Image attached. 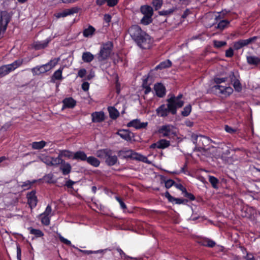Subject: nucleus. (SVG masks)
<instances>
[{
	"label": "nucleus",
	"mask_w": 260,
	"mask_h": 260,
	"mask_svg": "<svg viewBox=\"0 0 260 260\" xmlns=\"http://www.w3.org/2000/svg\"><path fill=\"white\" fill-rule=\"evenodd\" d=\"M128 32L138 46L144 49L151 47L150 37L143 31L138 25H133L128 29Z\"/></svg>",
	"instance_id": "nucleus-1"
},
{
	"label": "nucleus",
	"mask_w": 260,
	"mask_h": 260,
	"mask_svg": "<svg viewBox=\"0 0 260 260\" xmlns=\"http://www.w3.org/2000/svg\"><path fill=\"white\" fill-rule=\"evenodd\" d=\"M227 78H214V82L217 84L211 87L212 92L216 94H223L225 96H229L233 92V89L231 87L223 86L219 84L226 81Z\"/></svg>",
	"instance_id": "nucleus-2"
},
{
	"label": "nucleus",
	"mask_w": 260,
	"mask_h": 260,
	"mask_svg": "<svg viewBox=\"0 0 260 260\" xmlns=\"http://www.w3.org/2000/svg\"><path fill=\"white\" fill-rule=\"evenodd\" d=\"M167 104H162L156 109V112L158 116L165 117L168 116L169 113L175 115L177 113V109L174 104L172 98L167 100Z\"/></svg>",
	"instance_id": "nucleus-3"
},
{
	"label": "nucleus",
	"mask_w": 260,
	"mask_h": 260,
	"mask_svg": "<svg viewBox=\"0 0 260 260\" xmlns=\"http://www.w3.org/2000/svg\"><path fill=\"white\" fill-rule=\"evenodd\" d=\"M96 154L98 157L105 159L106 164L109 166H114L118 161L117 156L113 155V152L110 149L99 150Z\"/></svg>",
	"instance_id": "nucleus-4"
},
{
	"label": "nucleus",
	"mask_w": 260,
	"mask_h": 260,
	"mask_svg": "<svg viewBox=\"0 0 260 260\" xmlns=\"http://www.w3.org/2000/svg\"><path fill=\"white\" fill-rule=\"evenodd\" d=\"M113 43L108 41L103 43L100 48L99 52L97 54V58L99 61H105L109 58L113 49Z\"/></svg>",
	"instance_id": "nucleus-5"
},
{
	"label": "nucleus",
	"mask_w": 260,
	"mask_h": 260,
	"mask_svg": "<svg viewBox=\"0 0 260 260\" xmlns=\"http://www.w3.org/2000/svg\"><path fill=\"white\" fill-rule=\"evenodd\" d=\"M140 12L144 15L140 20V23L144 25H148L153 21L152 16L154 11L152 7L148 5H142L140 8Z\"/></svg>",
	"instance_id": "nucleus-6"
},
{
	"label": "nucleus",
	"mask_w": 260,
	"mask_h": 260,
	"mask_svg": "<svg viewBox=\"0 0 260 260\" xmlns=\"http://www.w3.org/2000/svg\"><path fill=\"white\" fill-rule=\"evenodd\" d=\"M23 62V59L14 61L11 64L3 65L0 67V78L3 77L10 72L21 66Z\"/></svg>",
	"instance_id": "nucleus-7"
},
{
	"label": "nucleus",
	"mask_w": 260,
	"mask_h": 260,
	"mask_svg": "<svg viewBox=\"0 0 260 260\" xmlns=\"http://www.w3.org/2000/svg\"><path fill=\"white\" fill-rule=\"evenodd\" d=\"M11 19V16L6 11L1 12L0 15V39H2L7 28L8 24Z\"/></svg>",
	"instance_id": "nucleus-8"
},
{
	"label": "nucleus",
	"mask_w": 260,
	"mask_h": 260,
	"mask_svg": "<svg viewBox=\"0 0 260 260\" xmlns=\"http://www.w3.org/2000/svg\"><path fill=\"white\" fill-rule=\"evenodd\" d=\"M257 38L258 37L257 36H254L245 40H239L238 41L234 42L233 48L235 50H239L244 47L247 46L249 44H251L255 42Z\"/></svg>",
	"instance_id": "nucleus-9"
},
{
	"label": "nucleus",
	"mask_w": 260,
	"mask_h": 260,
	"mask_svg": "<svg viewBox=\"0 0 260 260\" xmlns=\"http://www.w3.org/2000/svg\"><path fill=\"white\" fill-rule=\"evenodd\" d=\"M27 203L30 209L36 208L37 205L38 200L36 196V190H32L26 193Z\"/></svg>",
	"instance_id": "nucleus-10"
},
{
	"label": "nucleus",
	"mask_w": 260,
	"mask_h": 260,
	"mask_svg": "<svg viewBox=\"0 0 260 260\" xmlns=\"http://www.w3.org/2000/svg\"><path fill=\"white\" fill-rule=\"evenodd\" d=\"M173 126L171 125H164L158 129V132L163 137H167L175 134V133L173 132Z\"/></svg>",
	"instance_id": "nucleus-11"
},
{
	"label": "nucleus",
	"mask_w": 260,
	"mask_h": 260,
	"mask_svg": "<svg viewBox=\"0 0 260 260\" xmlns=\"http://www.w3.org/2000/svg\"><path fill=\"white\" fill-rule=\"evenodd\" d=\"M170 145V142L166 139H160L156 143H152L150 146V149H164Z\"/></svg>",
	"instance_id": "nucleus-12"
},
{
	"label": "nucleus",
	"mask_w": 260,
	"mask_h": 260,
	"mask_svg": "<svg viewBox=\"0 0 260 260\" xmlns=\"http://www.w3.org/2000/svg\"><path fill=\"white\" fill-rule=\"evenodd\" d=\"M154 90L158 98H164L166 94V88L161 83H156L154 85Z\"/></svg>",
	"instance_id": "nucleus-13"
},
{
	"label": "nucleus",
	"mask_w": 260,
	"mask_h": 260,
	"mask_svg": "<svg viewBox=\"0 0 260 260\" xmlns=\"http://www.w3.org/2000/svg\"><path fill=\"white\" fill-rule=\"evenodd\" d=\"M148 122H141L140 120L136 119L132 120L127 124V126L131 127H133L137 129L145 128L147 127Z\"/></svg>",
	"instance_id": "nucleus-14"
},
{
	"label": "nucleus",
	"mask_w": 260,
	"mask_h": 260,
	"mask_svg": "<svg viewBox=\"0 0 260 260\" xmlns=\"http://www.w3.org/2000/svg\"><path fill=\"white\" fill-rule=\"evenodd\" d=\"M91 120L93 123H100L105 120V115L103 111L94 112L91 113Z\"/></svg>",
	"instance_id": "nucleus-15"
},
{
	"label": "nucleus",
	"mask_w": 260,
	"mask_h": 260,
	"mask_svg": "<svg viewBox=\"0 0 260 260\" xmlns=\"http://www.w3.org/2000/svg\"><path fill=\"white\" fill-rule=\"evenodd\" d=\"M62 109H73L74 108L77 104L76 100H75L73 98H64L62 101Z\"/></svg>",
	"instance_id": "nucleus-16"
},
{
	"label": "nucleus",
	"mask_w": 260,
	"mask_h": 260,
	"mask_svg": "<svg viewBox=\"0 0 260 260\" xmlns=\"http://www.w3.org/2000/svg\"><path fill=\"white\" fill-rule=\"evenodd\" d=\"M118 0H96L95 3L96 5L101 7L106 3L109 7H113L117 5Z\"/></svg>",
	"instance_id": "nucleus-17"
},
{
	"label": "nucleus",
	"mask_w": 260,
	"mask_h": 260,
	"mask_svg": "<svg viewBox=\"0 0 260 260\" xmlns=\"http://www.w3.org/2000/svg\"><path fill=\"white\" fill-rule=\"evenodd\" d=\"M60 165V170L61 171L63 175H68L71 173L72 167L70 164L63 160Z\"/></svg>",
	"instance_id": "nucleus-18"
},
{
	"label": "nucleus",
	"mask_w": 260,
	"mask_h": 260,
	"mask_svg": "<svg viewBox=\"0 0 260 260\" xmlns=\"http://www.w3.org/2000/svg\"><path fill=\"white\" fill-rule=\"evenodd\" d=\"M49 40L42 41H36L32 44V47L36 50H40L46 48L49 42Z\"/></svg>",
	"instance_id": "nucleus-19"
},
{
	"label": "nucleus",
	"mask_w": 260,
	"mask_h": 260,
	"mask_svg": "<svg viewBox=\"0 0 260 260\" xmlns=\"http://www.w3.org/2000/svg\"><path fill=\"white\" fill-rule=\"evenodd\" d=\"M87 158V155L83 151H78L74 153L73 159L78 161H86Z\"/></svg>",
	"instance_id": "nucleus-20"
},
{
	"label": "nucleus",
	"mask_w": 260,
	"mask_h": 260,
	"mask_svg": "<svg viewBox=\"0 0 260 260\" xmlns=\"http://www.w3.org/2000/svg\"><path fill=\"white\" fill-rule=\"evenodd\" d=\"M183 97V95L182 94H179L177 96H175L174 95L171 96L170 98H172L174 101V104L177 110V108H181L184 105V102L183 101L180 100V99Z\"/></svg>",
	"instance_id": "nucleus-21"
},
{
	"label": "nucleus",
	"mask_w": 260,
	"mask_h": 260,
	"mask_svg": "<svg viewBox=\"0 0 260 260\" xmlns=\"http://www.w3.org/2000/svg\"><path fill=\"white\" fill-rule=\"evenodd\" d=\"M172 62L169 59H167L165 61H161L158 65H157L155 68L154 70L157 71L158 70H162L164 69L170 68L172 66Z\"/></svg>",
	"instance_id": "nucleus-22"
},
{
	"label": "nucleus",
	"mask_w": 260,
	"mask_h": 260,
	"mask_svg": "<svg viewBox=\"0 0 260 260\" xmlns=\"http://www.w3.org/2000/svg\"><path fill=\"white\" fill-rule=\"evenodd\" d=\"M122 139L129 141L131 140V137L130 135V132L128 130L121 129L118 131L117 133Z\"/></svg>",
	"instance_id": "nucleus-23"
},
{
	"label": "nucleus",
	"mask_w": 260,
	"mask_h": 260,
	"mask_svg": "<svg viewBox=\"0 0 260 260\" xmlns=\"http://www.w3.org/2000/svg\"><path fill=\"white\" fill-rule=\"evenodd\" d=\"M63 69V67H60L57 70H56L51 77V80L54 81V80H61L63 79L62 73Z\"/></svg>",
	"instance_id": "nucleus-24"
},
{
	"label": "nucleus",
	"mask_w": 260,
	"mask_h": 260,
	"mask_svg": "<svg viewBox=\"0 0 260 260\" xmlns=\"http://www.w3.org/2000/svg\"><path fill=\"white\" fill-rule=\"evenodd\" d=\"M247 63L250 65L257 66L260 64V58L255 56H247L246 57Z\"/></svg>",
	"instance_id": "nucleus-25"
},
{
	"label": "nucleus",
	"mask_w": 260,
	"mask_h": 260,
	"mask_svg": "<svg viewBox=\"0 0 260 260\" xmlns=\"http://www.w3.org/2000/svg\"><path fill=\"white\" fill-rule=\"evenodd\" d=\"M108 110L109 113V116L111 119L115 120L119 117V112L114 107H109Z\"/></svg>",
	"instance_id": "nucleus-26"
},
{
	"label": "nucleus",
	"mask_w": 260,
	"mask_h": 260,
	"mask_svg": "<svg viewBox=\"0 0 260 260\" xmlns=\"http://www.w3.org/2000/svg\"><path fill=\"white\" fill-rule=\"evenodd\" d=\"M58 61V59L54 58L53 59L50 60L48 63L42 66L44 67V69L46 70L47 72L54 68L57 63Z\"/></svg>",
	"instance_id": "nucleus-27"
},
{
	"label": "nucleus",
	"mask_w": 260,
	"mask_h": 260,
	"mask_svg": "<svg viewBox=\"0 0 260 260\" xmlns=\"http://www.w3.org/2000/svg\"><path fill=\"white\" fill-rule=\"evenodd\" d=\"M95 31L94 27L89 25L87 28H85L83 31V35L84 37L88 38L93 36Z\"/></svg>",
	"instance_id": "nucleus-28"
},
{
	"label": "nucleus",
	"mask_w": 260,
	"mask_h": 260,
	"mask_svg": "<svg viewBox=\"0 0 260 260\" xmlns=\"http://www.w3.org/2000/svg\"><path fill=\"white\" fill-rule=\"evenodd\" d=\"M74 152L68 150H61L59 151V157H66L68 159H73L74 157Z\"/></svg>",
	"instance_id": "nucleus-29"
},
{
	"label": "nucleus",
	"mask_w": 260,
	"mask_h": 260,
	"mask_svg": "<svg viewBox=\"0 0 260 260\" xmlns=\"http://www.w3.org/2000/svg\"><path fill=\"white\" fill-rule=\"evenodd\" d=\"M201 138V139L199 141V142H200V141L202 140V143H203V145H204V144H203V141H204V140H208V141H209V138L206 137V136H203V135H196L195 134H192L191 135V141L193 142V143L194 144H195L196 146H197V143H198V138Z\"/></svg>",
	"instance_id": "nucleus-30"
},
{
	"label": "nucleus",
	"mask_w": 260,
	"mask_h": 260,
	"mask_svg": "<svg viewBox=\"0 0 260 260\" xmlns=\"http://www.w3.org/2000/svg\"><path fill=\"white\" fill-rule=\"evenodd\" d=\"M94 59V55L90 52H84L82 54V59L85 62L89 63Z\"/></svg>",
	"instance_id": "nucleus-31"
},
{
	"label": "nucleus",
	"mask_w": 260,
	"mask_h": 260,
	"mask_svg": "<svg viewBox=\"0 0 260 260\" xmlns=\"http://www.w3.org/2000/svg\"><path fill=\"white\" fill-rule=\"evenodd\" d=\"M86 161L88 164L94 167H98L100 165V161L98 158L92 156L87 157Z\"/></svg>",
	"instance_id": "nucleus-32"
},
{
	"label": "nucleus",
	"mask_w": 260,
	"mask_h": 260,
	"mask_svg": "<svg viewBox=\"0 0 260 260\" xmlns=\"http://www.w3.org/2000/svg\"><path fill=\"white\" fill-rule=\"evenodd\" d=\"M200 243L204 246L210 248L214 247L216 245V243L213 240L207 238L202 239Z\"/></svg>",
	"instance_id": "nucleus-33"
},
{
	"label": "nucleus",
	"mask_w": 260,
	"mask_h": 260,
	"mask_svg": "<svg viewBox=\"0 0 260 260\" xmlns=\"http://www.w3.org/2000/svg\"><path fill=\"white\" fill-rule=\"evenodd\" d=\"M176 10L177 8L176 7H172L168 10L159 11L158 12V14L159 16L169 17L172 15Z\"/></svg>",
	"instance_id": "nucleus-34"
},
{
	"label": "nucleus",
	"mask_w": 260,
	"mask_h": 260,
	"mask_svg": "<svg viewBox=\"0 0 260 260\" xmlns=\"http://www.w3.org/2000/svg\"><path fill=\"white\" fill-rule=\"evenodd\" d=\"M209 181L211 183L212 187L216 189L219 188V180L216 177L213 176H209Z\"/></svg>",
	"instance_id": "nucleus-35"
},
{
	"label": "nucleus",
	"mask_w": 260,
	"mask_h": 260,
	"mask_svg": "<svg viewBox=\"0 0 260 260\" xmlns=\"http://www.w3.org/2000/svg\"><path fill=\"white\" fill-rule=\"evenodd\" d=\"M29 231V233L35 236L36 238H40L44 236L43 232L39 229H35L32 227L28 228Z\"/></svg>",
	"instance_id": "nucleus-36"
},
{
	"label": "nucleus",
	"mask_w": 260,
	"mask_h": 260,
	"mask_svg": "<svg viewBox=\"0 0 260 260\" xmlns=\"http://www.w3.org/2000/svg\"><path fill=\"white\" fill-rule=\"evenodd\" d=\"M46 145V142L44 141L39 142H34L31 144L32 148L34 149L40 150L43 148Z\"/></svg>",
	"instance_id": "nucleus-37"
},
{
	"label": "nucleus",
	"mask_w": 260,
	"mask_h": 260,
	"mask_svg": "<svg viewBox=\"0 0 260 260\" xmlns=\"http://www.w3.org/2000/svg\"><path fill=\"white\" fill-rule=\"evenodd\" d=\"M230 23V21L226 19L220 20L216 27L220 30H222L228 27Z\"/></svg>",
	"instance_id": "nucleus-38"
},
{
	"label": "nucleus",
	"mask_w": 260,
	"mask_h": 260,
	"mask_svg": "<svg viewBox=\"0 0 260 260\" xmlns=\"http://www.w3.org/2000/svg\"><path fill=\"white\" fill-rule=\"evenodd\" d=\"M31 72L34 75H39L41 74L46 73V70L44 69V67H43L42 66H37L31 69Z\"/></svg>",
	"instance_id": "nucleus-39"
},
{
	"label": "nucleus",
	"mask_w": 260,
	"mask_h": 260,
	"mask_svg": "<svg viewBox=\"0 0 260 260\" xmlns=\"http://www.w3.org/2000/svg\"><path fill=\"white\" fill-rule=\"evenodd\" d=\"M37 182L36 180H34L32 181H30V180H27L25 182H22V184L20 185V186L23 189V190H27L30 188L31 186Z\"/></svg>",
	"instance_id": "nucleus-40"
},
{
	"label": "nucleus",
	"mask_w": 260,
	"mask_h": 260,
	"mask_svg": "<svg viewBox=\"0 0 260 260\" xmlns=\"http://www.w3.org/2000/svg\"><path fill=\"white\" fill-rule=\"evenodd\" d=\"M67 16L78 13L81 9L78 7H73L70 9H64Z\"/></svg>",
	"instance_id": "nucleus-41"
},
{
	"label": "nucleus",
	"mask_w": 260,
	"mask_h": 260,
	"mask_svg": "<svg viewBox=\"0 0 260 260\" xmlns=\"http://www.w3.org/2000/svg\"><path fill=\"white\" fill-rule=\"evenodd\" d=\"M188 200L187 199H184L182 198H176L175 197H173L172 202L171 203H174L176 204H183L186 205L188 203Z\"/></svg>",
	"instance_id": "nucleus-42"
},
{
	"label": "nucleus",
	"mask_w": 260,
	"mask_h": 260,
	"mask_svg": "<svg viewBox=\"0 0 260 260\" xmlns=\"http://www.w3.org/2000/svg\"><path fill=\"white\" fill-rule=\"evenodd\" d=\"M44 182L48 184L54 183L55 181L53 180V175L51 173L46 174L43 178Z\"/></svg>",
	"instance_id": "nucleus-43"
},
{
	"label": "nucleus",
	"mask_w": 260,
	"mask_h": 260,
	"mask_svg": "<svg viewBox=\"0 0 260 260\" xmlns=\"http://www.w3.org/2000/svg\"><path fill=\"white\" fill-rule=\"evenodd\" d=\"M41 223L44 225H49L50 223V217L44 215L42 214L40 215Z\"/></svg>",
	"instance_id": "nucleus-44"
},
{
	"label": "nucleus",
	"mask_w": 260,
	"mask_h": 260,
	"mask_svg": "<svg viewBox=\"0 0 260 260\" xmlns=\"http://www.w3.org/2000/svg\"><path fill=\"white\" fill-rule=\"evenodd\" d=\"M107 250L111 251V249L108 248H106L105 249H101V250H96V251L83 250V252H84V253L87 254H93V253H101L103 255L105 253V252Z\"/></svg>",
	"instance_id": "nucleus-45"
},
{
	"label": "nucleus",
	"mask_w": 260,
	"mask_h": 260,
	"mask_svg": "<svg viewBox=\"0 0 260 260\" xmlns=\"http://www.w3.org/2000/svg\"><path fill=\"white\" fill-rule=\"evenodd\" d=\"M191 111V106L190 104H189L186 106L183 111L181 112L182 116L184 117L188 116Z\"/></svg>",
	"instance_id": "nucleus-46"
},
{
	"label": "nucleus",
	"mask_w": 260,
	"mask_h": 260,
	"mask_svg": "<svg viewBox=\"0 0 260 260\" xmlns=\"http://www.w3.org/2000/svg\"><path fill=\"white\" fill-rule=\"evenodd\" d=\"M116 250L119 253V255L121 258L124 259V260L133 259V257L127 255L120 247H117L116 248Z\"/></svg>",
	"instance_id": "nucleus-47"
},
{
	"label": "nucleus",
	"mask_w": 260,
	"mask_h": 260,
	"mask_svg": "<svg viewBox=\"0 0 260 260\" xmlns=\"http://www.w3.org/2000/svg\"><path fill=\"white\" fill-rule=\"evenodd\" d=\"M162 4L163 0H152V5L156 11L160 9Z\"/></svg>",
	"instance_id": "nucleus-48"
},
{
	"label": "nucleus",
	"mask_w": 260,
	"mask_h": 260,
	"mask_svg": "<svg viewBox=\"0 0 260 260\" xmlns=\"http://www.w3.org/2000/svg\"><path fill=\"white\" fill-rule=\"evenodd\" d=\"M227 44L226 42L222 41H213V46L214 48L219 49Z\"/></svg>",
	"instance_id": "nucleus-49"
},
{
	"label": "nucleus",
	"mask_w": 260,
	"mask_h": 260,
	"mask_svg": "<svg viewBox=\"0 0 260 260\" xmlns=\"http://www.w3.org/2000/svg\"><path fill=\"white\" fill-rule=\"evenodd\" d=\"M42 162L45 163L46 165L51 166L52 163L51 162L52 157L48 155L43 156L41 158Z\"/></svg>",
	"instance_id": "nucleus-50"
},
{
	"label": "nucleus",
	"mask_w": 260,
	"mask_h": 260,
	"mask_svg": "<svg viewBox=\"0 0 260 260\" xmlns=\"http://www.w3.org/2000/svg\"><path fill=\"white\" fill-rule=\"evenodd\" d=\"M63 160V159L62 158L59 157V154L57 157H52L51 162L52 163V165H51V166H56L58 165H60L62 162Z\"/></svg>",
	"instance_id": "nucleus-51"
},
{
	"label": "nucleus",
	"mask_w": 260,
	"mask_h": 260,
	"mask_svg": "<svg viewBox=\"0 0 260 260\" xmlns=\"http://www.w3.org/2000/svg\"><path fill=\"white\" fill-rule=\"evenodd\" d=\"M182 194L188 201H194L196 199L192 193L188 192L186 189Z\"/></svg>",
	"instance_id": "nucleus-52"
},
{
	"label": "nucleus",
	"mask_w": 260,
	"mask_h": 260,
	"mask_svg": "<svg viewBox=\"0 0 260 260\" xmlns=\"http://www.w3.org/2000/svg\"><path fill=\"white\" fill-rule=\"evenodd\" d=\"M58 237L61 242L68 246L71 245V242L70 240L64 238L63 236L61 235L60 234H58Z\"/></svg>",
	"instance_id": "nucleus-53"
},
{
	"label": "nucleus",
	"mask_w": 260,
	"mask_h": 260,
	"mask_svg": "<svg viewBox=\"0 0 260 260\" xmlns=\"http://www.w3.org/2000/svg\"><path fill=\"white\" fill-rule=\"evenodd\" d=\"M115 199L119 203L121 209L123 210L127 209L126 205L123 202V201H122V199L120 197L118 196H116L115 197Z\"/></svg>",
	"instance_id": "nucleus-54"
},
{
	"label": "nucleus",
	"mask_w": 260,
	"mask_h": 260,
	"mask_svg": "<svg viewBox=\"0 0 260 260\" xmlns=\"http://www.w3.org/2000/svg\"><path fill=\"white\" fill-rule=\"evenodd\" d=\"M233 86L235 90L238 92L241 91L242 86L241 84L238 80H236L233 84Z\"/></svg>",
	"instance_id": "nucleus-55"
},
{
	"label": "nucleus",
	"mask_w": 260,
	"mask_h": 260,
	"mask_svg": "<svg viewBox=\"0 0 260 260\" xmlns=\"http://www.w3.org/2000/svg\"><path fill=\"white\" fill-rule=\"evenodd\" d=\"M137 156L135 157V158L137 160L142 161L144 162H147L148 161V158L146 156H145L142 154L136 153Z\"/></svg>",
	"instance_id": "nucleus-56"
},
{
	"label": "nucleus",
	"mask_w": 260,
	"mask_h": 260,
	"mask_svg": "<svg viewBox=\"0 0 260 260\" xmlns=\"http://www.w3.org/2000/svg\"><path fill=\"white\" fill-rule=\"evenodd\" d=\"M175 182L172 179H169L165 181V187L167 188H170L172 186H174Z\"/></svg>",
	"instance_id": "nucleus-57"
},
{
	"label": "nucleus",
	"mask_w": 260,
	"mask_h": 260,
	"mask_svg": "<svg viewBox=\"0 0 260 260\" xmlns=\"http://www.w3.org/2000/svg\"><path fill=\"white\" fill-rule=\"evenodd\" d=\"M225 56L228 58H231L234 56V48L230 47L225 51Z\"/></svg>",
	"instance_id": "nucleus-58"
},
{
	"label": "nucleus",
	"mask_w": 260,
	"mask_h": 260,
	"mask_svg": "<svg viewBox=\"0 0 260 260\" xmlns=\"http://www.w3.org/2000/svg\"><path fill=\"white\" fill-rule=\"evenodd\" d=\"M52 212L51 206L50 205H48L45 209V211L42 213L44 215L49 216Z\"/></svg>",
	"instance_id": "nucleus-59"
},
{
	"label": "nucleus",
	"mask_w": 260,
	"mask_h": 260,
	"mask_svg": "<svg viewBox=\"0 0 260 260\" xmlns=\"http://www.w3.org/2000/svg\"><path fill=\"white\" fill-rule=\"evenodd\" d=\"M174 186L177 188L178 189L182 191V193H183L185 191H186V188L183 186L182 184L181 183H175Z\"/></svg>",
	"instance_id": "nucleus-60"
},
{
	"label": "nucleus",
	"mask_w": 260,
	"mask_h": 260,
	"mask_svg": "<svg viewBox=\"0 0 260 260\" xmlns=\"http://www.w3.org/2000/svg\"><path fill=\"white\" fill-rule=\"evenodd\" d=\"M224 129L227 133L231 134L235 133L237 131L236 129H234L228 125H225Z\"/></svg>",
	"instance_id": "nucleus-61"
},
{
	"label": "nucleus",
	"mask_w": 260,
	"mask_h": 260,
	"mask_svg": "<svg viewBox=\"0 0 260 260\" xmlns=\"http://www.w3.org/2000/svg\"><path fill=\"white\" fill-rule=\"evenodd\" d=\"M75 183V182L69 179L66 182L65 186H67L68 188L71 189L73 188V186Z\"/></svg>",
	"instance_id": "nucleus-62"
},
{
	"label": "nucleus",
	"mask_w": 260,
	"mask_h": 260,
	"mask_svg": "<svg viewBox=\"0 0 260 260\" xmlns=\"http://www.w3.org/2000/svg\"><path fill=\"white\" fill-rule=\"evenodd\" d=\"M112 17L109 14H106L104 16V20L108 24V25H109V22L111 20Z\"/></svg>",
	"instance_id": "nucleus-63"
},
{
	"label": "nucleus",
	"mask_w": 260,
	"mask_h": 260,
	"mask_svg": "<svg viewBox=\"0 0 260 260\" xmlns=\"http://www.w3.org/2000/svg\"><path fill=\"white\" fill-rule=\"evenodd\" d=\"M86 74V70L85 69H80L78 73V75L80 78H83Z\"/></svg>",
	"instance_id": "nucleus-64"
}]
</instances>
